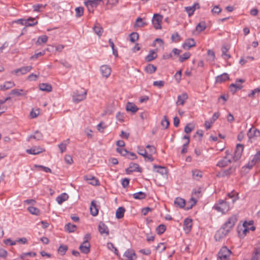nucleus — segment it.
I'll use <instances>...</instances> for the list:
<instances>
[{
    "label": "nucleus",
    "mask_w": 260,
    "mask_h": 260,
    "mask_svg": "<svg viewBox=\"0 0 260 260\" xmlns=\"http://www.w3.org/2000/svg\"><path fill=\"white\" fill-rule=\"evenodd\" d=\"M174 203L180 208H182L185 205V201L181 198L178 197L175 199Z\"/></svg>",
    "instance_id": "4c0bfd02"
},
{
    "label": "nucleus",
    "mask_w": 260,
    "mask_h": 260,
    "mask_svg": "<svg viewBox=\"0 0 260 260\" xmlns=\"http://www.w3.org/2000/svg\"><path fill=\"white\" fill-rule=\"evenodd\" d=\"M123 257L124 260H134L133 257L135 259L136 258V255L135 251L133 249H127L124 253Z\"/></svg>",
    "instance_id": "6ab92c4d"
},
{
    "label": "nucleus",
    "mask_w": 260,
    "mask_h": 260,
    "mask_svg": "<svg viewBox=\"0 0 260 260\" xmlns=\"http://www.w3.org/2000/svg\"><path fill=\"white\" fill-rule=\"evenodd\" d=\"M39 86V89L42 91L50 92L52 89L51 85L48 83H41Z\"/></svg>",
    "instance_id": "7c9ffc66"
},
{
    "label": "nucleus",
    "mask_w": 260,
    "mask_h": 260,
    "mask_svg": "<svg viewBox=\"0 0 260 260\" xmlns=\"http://www.w3.org/2000/svg\"><path fill=\"white\" fill-rule=\"evenodd\" d=\"M247 136L249 139H254L260 136V132L255 127H251L247 133Z\"/></svg>",
    "instance_id": "f3484780"
},
{
    "label": "nucleus",
    "mask_w": 260,
    "mask_h": 260,
    "mask_svg": "<svg viewBox=\"0 0 260 260\" xmlns=\"http://www.w3.org/2000/svg\"><path fill=\"white\" fill-rule=\"evenodd\" d=\"M190 55V53L188 52L184 53L182 55L179 56V61L180 62H183L184 60L188 59Z\"/></svg>",
    "instance_id": "5fc2aeb1"
},
{
    "label": "nucleus",
    "mask_w": 260,
    "mask_h": 260,
    "mask_svg": "<svg viewBox=\"0 0 260 260\" xmlns=\"http://www.w3.org/2000/svg\"><path fill=\"white\" fill-rule=\"evenodd\" d=\"M102 0H89L84 2L89 12H93L94 9L97 7Z\"/></svg>",
    "instance_id": "6e6552de"
},
{
    "label": "nucleus",
    "mask_w": 260,
    "mask_h": 260,
    "mask_svg": "<svg viewBox=\"0 0 260 260\" xmlns=\"http://www.w3.org/2000/svg\"><path fill=\"white\" fill-rule=\"evenodd\" d=\"M206 28V23L204 21L200 22L196 26L197 31L201 32Z\"/></svg>",
    "instance_id": "09e8293b"
},
{
    "label": "nucleus",
    "mask_w": 260,
    "mask_h": 260,
    "mask_svg": "<svg viewBox=\"0 0 260 260\" xmlns=\"http://www.w3.org/2000/svg\"><path fill=\"white\" fill-rule=\"evenodd\" d=\"M68 248V247L67 245H61L58 248V252L60 254V255H63L65 254Z\"/></svg>",
    "instance_id": "864d4df0"
},
{
    "label": "nucleus",
    "mask_w": 260,
    "mask_h": 260,
    "mask_svg": "<svg viewBox=\"0 0 260 260\" xmlns=\"http://www.w3.org/2000/svg\"><path fill=\"white\" fill-rule=\"evenodd\" d=\"M252 160H253V162H255V164L260 162V151L257 152Z\"/></svg>",
    "instance_id": "774afa93"
},
{
    "label": "nucleus",
    "mask_w": 260,
    "mask_h": 260,
    "mask_svg": "<svg viewBox=\"0 0 260 260\" xmlns=\"http://www.w3.org/2000/svg\"><path fill=\"white\" fill-rule=\"evenodd\" d=\"M90 213L93 216H96L99 213V209L95 203V201H92L91 202V205L90 207Z\"/></svg>",
    "instance_id": "5701e85b"
},
{
    "label": "nucleus",
    "mask_w": 260,
    "mask_h": 260,
    "mask_svg": "<svg viewBox=\"0 0 260 260\" xmlns=\"http://www.w3.org/2000/svg\"><path fill=\"white\" fill-rule=\"evenodd\" d=\"M192 227V219L185 218L183 222V229L186 232H189Z\"/></svg>",
    "instance_id": "412c9836"
},
{
    "label": "nucleus",
    "mask_w": 260,
    "mask_h": 260,
    "mask_svg": "<svg viewBox=\"0 0 260 260\" xmlns=\"http://www.w3.org/2000/svg\"><path fill=\"white\" fill-rule=\"evenodd\" d=\"M147 24V22L143 21L142 19L141 18L138 17L136 19L135 26L143 27L146 26Z\"/></svg>",
    "instance_id": "a18cd8bd"
},
{
    "label": "nucleus",
    "mask_w": 260,
    "mask_h": 260,
    "mask_svg": "<svg viewBox=\"0 0 260 260\" xmlns=\"http://www.w3.org/2000/svg\"><path fill=\"white\" fill-rule=\"evenodd\" d=\"M46 5H43L42 4H36L32 6L34 11L35 12H41L42 9H44Z\"/></svg>",
    "instance_id": "6e6d98bb"
},
{
    "label": "nucleus",
    "mask_w": 260,
    "mask_h": 260,
    "mask_svg": "<svg viewBox=\"0 0 260 260\" xmlns=\"http://www.w3.org/2000/svg\"><path fill=\"white\" fill-rule=\"evenodd\" d=\"M138 109L139 108L133 103H127L126 106V110L132 113L136 112Z\"/></svg>",
    "instance_id": "2f4dec72"
},
{
    "label": "nucleus",
    "mask_w": 260,
    "mask_h": 260,
    "mask_svg": "<svg viewBox=\"0 0 260 260\" xmlns=\"http://www.w3.org/2000/svg\"><path fill=\"white\" fill-rule=\"evenodd\" d=\"M48 37L46 35H42L38 37L36 42L37 45H40L41 43H45L48 41Z\"/></svg>",
    "instance_id": "de8ad7c7"
},
{
    "label": "nucleus",
    "mask_w": 260,
    "mask_h": 260,
    "mask_svg": "<svg viewBox=\"0 0 260 260\" xmlns=\"http://www.w3.org/2000/svg\"><path fill=\"white\" fill-rule=\"evenodd\" d=\"M226 200H219L218 202L214 205L213 209L222 214L227 212L230 210V207Z\"/></svg>",
    "instance_id": "f257e3e1"
},
{
    "label": "nucleus",
    "mask_w": 260,
    "mask_h": 260,
    "mask_svg": "<svg viewBox=\"0 0 260 260\" xmlns=\"http://www.w3.org/2000/svg\"><path fill=\"white\" fill-rule=\"evenodd\" d=\"M45 151V149L40 146H34L29 149H27L26 152L30 154L37 155Z\"/></svg>",
    "instance_id": "2eb2a0df"
},
{
    "label": "nucleus",
    "mask_w": 260,
    "mask_h": 260,
    "mask_svg": "<svg viewBox=\"0 0 260 260\" xmlns=\"http://www.w3.org/2000/svg\"><path fill=\"white\" fill-rule=\"evenodd\" d=\"M156 70V67L152 64H148L145 69L146 72L149 74H152Z\"/></svg>",
    "instance_id": "37998d69"
},
{
    "label": "nucleus",
    "mask_w": 260,
    "mask_h": 260,
    "mask_svg": "<svg viewBox=\"0 0 260 260\" xmlns=\"http://www.w3.org/2000/svg\"><path fill=\"white\" fill-rule=\"evenodd\" d=\"M226 156L223 158L221 160H219L216 166L220 167L223 168L227 166L231 162V160L229 158V153L228 151H226Z\"/></svg>",
    "instance_id": "ddd939ff"
},
{
    "label": "nucleus",
    "mask_w": 260,
    "mask_h": 260,
    "mask_svg": "<svg viewBox=\"0 0 260 260\" xmlns=\"http://www.w3.org/2000/svg\"><path fill=\"white\" fill-rule=\"evenodd\" d=\"M166 230V226L164 224H160L156 228V232L158 235H161Z\"/></svg>",
    "instance_id": "3c124183"
},
{
    "label": "nucleus",
    "mask_w": 260,
    "mask_h": 260,
    "mask_svg": "<svg viewBox=\"0 0 260 260\" xmlns=\"http://www.w3.org/2000/svg\"><path fill=\"white\" fill-rule=\"evenodd\" d=\"M232 252L226 246H222L217 254L218 260H229Z\"/></svg>",
    "instance_id": "f03ea898"
},
{
    "label": "nucleus",
    "mask_w": 260,
    "mask_h": 260,
    "mask_svg": "<svg viewBox=\"0 0 260 260\" xmlns=\"http://www.w3.org/2000/svg\"><path fill=\"white\" fill-rule=\"evenodd\" d=\"M171 40L173 42H178L181 40V37L179 34L176 32L172 35Z\"/></svg>",
    "instance_id": "bf43d9fd"
},
{
    "label": "nucleus",
    "mask_w": 260,
    "mask_h": 260,
    "mask_svg": "<svg viewBox=\"0 0 260 260\" xmlns=\"http://www.w3.org/2000/svg\"><path fill=\"white\" fill-rule=\"evenodd\" d=\"M69 196L66 193H62L58 196L56 201L59 204H61L63 202L66 201L68 199Z\"/></svg>",
    "instance_id": "473e14b6"
},
{
    "label": "nucleus",
    "mask_w": 260,
    "mask_h": 260,
    "mask_svg": "<svg viewBox=\"0 0 260 260\" xmlns=\"http://www.w3.org/2000/svg\"><path fill=\"white\" fill-rule=\"evenodd\" d=\"M164 245V243H159L155 247V249L160 250L159 252L160 253L164 251L166 249V247Z\"/></svg>",
    "instance_id": "338daca9"
},
{
    "label": "nucleus",
    "mask_w": 260,
    "mask_h": 260,
    "mask_svg": "<svg viewBox=\"0 0 260 260\" xmlns=\"http://www.w3.org/2000/svg\"><path fill=\"white\" fill-rule=\"evenodd\" d=\"M34 167L40 168L43 171L46 173H51V170L49 168L43 166L42 165H35Z\"/></svg>",
    "instance_id": "69168bd1"
},
{
    "label": "nucleus",
    "mask_w": 260,
    "mask_h": 260,
    "mask_svg": "<svg viewBox=\"0 0 260 260\" xmlns=\"http://www.w3.org/2000/svg\"><path fill=\"white\" fill-rule=\"evenodd\" d=\"M229 79V76L227 73H223L216 77L215 82L217 83H221Z\"/></svg>",
    "instance_id": "393cba45"
},
{
    "label": "nucleus",
    "mask_w": 260,
    "mask_h": 260,
    "mask_svg": "<svg viewBox=\"0 0 260 260\" xmlns=\"http://www.w3.org/2000/svg\"><path fill=\"white\" fill-rule=\"evenodd\" d=\"M157 55L153 50L149 51L148 54L145 57V60L147 62H150L155 59Z\"/></svg>",
    "instance_id": "bb28decb"
},
{
    "label": "nucleus",
    "mask_w": 260,
    "mask_h": 260,
    "mask_svg": "<svg viewBox=\"0 0 260 260\" xmlns=\"http://www.w3.org/2000/svg\"><path fill=\"white\" fill-rule=\"evenodd\" d=\"M93 31L99 36L101 37L103 32V28L100 23H96L93 27Z\"/></svg>",
    "instance_id": "cd10ccee"
},
{
    "label": "nucleus",
    "mask_w": 260,
    "mask_h": 260,
    "mask_svg": "<svg viewBox=\"0 0 260 260\" xmlns=\"http://www.w3.org/2000/svg\"><path fill=\"white\" fill-rule=\"evenodd\" d=\"M15 86L13 82L7 81L4 84L1 85V89L2 90H6L12 88Z\"/></svg>",
    "instance_id": "72a5a7b5"
},
{
    "label": "nucleus",
    "mask_w": 260,
    "mask_h": 260,
    "mask_svg": "<svg viewBox=\"0 0 260 260\" xmlns=\"http://www.w3.org/2000/svg\"><path fill=\"white\" fill-rule=\"evenodd\" d=\"M196 42L193 39H189L185 41L184 43L182 45V47L184 49H189L191 47L196 46Z\"/></svg>",
    "instance_id": "b1692460"
},
{
    "label": "nucleus",
    "mask_w": 260,
    "mask_h": 260,
    "mask_svg": "<svg viewBox=\"0 0 260 260\" xmlns=\"http://www.w3.org/2000/svg\"><path fill=\"white\" fill-rule=\"evenodd\" d=\"M27 210L33 215H39L40 214V210L33 206L28 207Z\"/></svg>",
    "instance_id": "49530a36"
},
{
    "label": "nucleus",
    "mask_w": 260,
    "mask_h": 260,
    "mask_svg": "<svg viewBox=\"0 0 260 260\" xmlns=\"http://www.w3.org/2000/svg\"><path fill=\"white\" fill-rule=\"evenodd\" d=\"M237 220V216L236 215H233L228 218V220L222 225V226L225 229L228 230V231L230 232L234 226Z\"/></svg>",
    "instance_id": "7ed1b4c3"
},
{
    "label": "nucleus",
    "mask_w": 260,
    "mask_h": 260,
    "mask_svg": "<svg viewBox=\"0 0 260 260\" xmlns=\"http://www.w3.org/2000/svg\"><path fill=\"white\" fill-rule=\"evenodd\" d=\"M116 151L119 152L121 155L126 156L128 154V151L122 148H117Z\"/></svg>",
    "instance_id": "0e129e2a"
},
{
    "label": "nucleus",
    "mask_w": 260,
    "mask_h": 260,
    "mask_svg": "<svg viewBox=\"0 0 260 260\" xmlns=\"http://www.w3.org/2000/svg\"><path fill=\"white\" fill-rule=\"evenodd\" d=\"M197 203V199L195 197H191L190 199L188 204L186 206V210H188L192 208Z\"/></svg>",
    "instance_id": "58836bf2"
},
{
    "label": "nucleus",
    "mask_w": 260,
    "mask_h": 260,
    "mask_svg": "<svg viewBox=\"0 0 260 260\" xmlns=\"http://www.w3.org/2000/svg\"><path fill=\"white\" fill-rule=\"evenodd\" d=\"M200 8V4L198 3H194L192 6L185 7V11L187 13L189 16L193 15L194 12L196 9H199Z\"/></svg>",
    "instance_id": "a211bd4d"
},
{
    "label": "nucleus",
    "mask_w": 260,
    "mask_h": 260,
    "mask_svg": "<svg viewBox=\"0 0 260 260\" xmlns=\"http://www.w3.org/2000/svg\"><path fill=\"white\" fill-rule=\"evenodd\" d=\"M162 16L158 14H154L152 18V24L156 29L161 28V22Z\"/></svg>",
    "instance_id": "0eeeda50"
},
{
    "label": "nucleus",
    "mask_w": 260,
    "mask_h": 260,
    "mask_svg": "<svg viewBox=\"0 0 260 260\" xmlns=\"http://www.w3.org/2000/svg\"><path fill=\"white\" fill-rule=\"evenodd\" d=\"M32 69V66H26L23 67L19 69H17L12 72V74L18 75L20 73L21 75H25L26 73L29 72Z\"/></svg>",
    "instance_id": "f8f14e48"
},
{
    "label": "nucleus",
    "mask_w": 260,
    "mask_h": 260,
    "mask_svg": "<svg viewBox=\"0 0 260 260\" xmlns=\"http://www.w3.org/2000/svg\"><path fill=\"white\" fill-rule=\"evenodd\" d=\"M244 148V145L238 144L236 146V150L233 156V160L236 161L238 160L241 157Z\"/></svg>",
    "instance_id": "9d476101"
},
{
    "label": "nucleus",
    "mask_w": 260,
    "mask_h": 260,
    "mask_svg": "<svg viewBox=\"0 0 260 260\" xmlns=\"http://www.w3.org/2000/svg\"><path fill=\"white\" fill-rule=\"evenodd\" d=\"M192 175L194 179L198 180L202 177L203 174L202 171L196 169L192 171Z\"/></svg>",
    "instance_id": "a19ab883"
},
{
    "label": "nucleus",
    "mask_w": 260,
    "mask_h": 260,
    "mask_svg": "<svg viewBox=\"0 0 260 260\" xmlns=\"http://www.w3.org/2000/svg\"><path fill=\"white\" fill-rule=\"evenodd\" d=\"M35 18L29 17L27 19H19L15 21V22L22 25H25L26 27L32 26L38 23V21H36L35 22L29 23V21H34Z\"/></svg>",
    "instance_id": "39448f33"
},
{
    "label": "nucleus",
    "mask_w": 260,
    "mask_h": 260,
    "mask_svg": "<svg viewBox=\"0 0 260 260\" xmlns=\"http://www.w3.org/2000/svg\"><path fill=\"white\" fill-rule=\"evenodd\" d=\"M259 92H260V86L254 89L253 90H251L250 93H248V96L249 98H253L254 97V95L256 93H259Z\"/></svg>",
    "instance_id": "052dcab7"
},
{
    "label": "nucleus",
    "mask_w": 260,
    "mask_h": 260,
    "mask_svg": "<svg viewBox=\"0 0 260 260\" xmlns=\"http://www.w3.org/2000/svg\"><path fill=\"white\" fill-rule=\"evenodd\" d=\"M10 94H16L17 95H25L27 94V91L23 92V89H14L11 91Z\"/></svg>",
    "instance_id": "8fccbe9b"
},
{
    "label": "nucleus",
    "mask_w": 260,
    "mask_h": 260,
    "mask_svg": "<svg viewBox=\"0 0 260 260\" xmlns=\"http://www.w3.org/2000/svg\"><path fill=\"white\" fill-rule=\"evenodd\" d=\"M133 172H141L142 169L138 164L131 162L129 165V168L125 169V172L127 174H130Z\"/></svg>",
    "instance_id": "9b49d317"
},
{
    "label": "nucleus",
    "mask_w": 260,
    "mask_h": 260,
    "mask_svg": "<svg viewBox=\"0 0 260 260\" xmlns=\"http://www.w3.org/2000/svg\"><path fill=\"white\" fill-rule=\"evenodd\" d=\"M86 94L87 92L85 90L81 92H79V91H76L74 93L73 96V101L77 103L84 100L86 98Z\"/></svg>",
    "instance_id": "423d86ee"
},
{
    "label": "nucleus",
    "mask_w": 260,
    "mask_h": 260,
    "mask_svg": "<svg viewBox=\"0 0 260 260\" xmlns=\"http://www.w3.org/2000/svg\"><path fill=\"white\" fill-rule=\"evenodd\" d=\"M161 126L165 129H167L168 127L170 124V122L166 116H164V118L161 122Z\"/></svg>",
    "instance_id": "4d7b16f0"
},
{
    "label": "nucleus",
    "mask_w": 260,
    "mask_h": 260,
    "mask_svg": "<svg viewBox=\"0 0 260 260\" xmlns=\"http://www.w3.org/2000/svg\"><path fill=\"white\" fill-rule=\"evenodd\" d=\"M194 129V126L191 123L187 124L184 127V132L188 134Z\"/></svg>",
    "instance_id": "e2e57ef3"
},
{
    "label": "nucleus",
    "mask_w": 260,
    "mask_h": 260,
    "mask_svg": "<svg viewBox=\"0 0 260 260\" xmlns=\"http://www.w3.org/2000/svg\"><path fill=\"white\" fill-rule=\"evenodd\" d=\"M260 257V246L254 248L250 260H258Z\"/></svg>",
    "instance_id": "c85d7f7f"
},
{
    "label": "nucleus",
    "mask_w": 260,
    "mask_h": 260,
    "mask_svg": "<svg viewBox=\"0 0 260 260\" xmlns=\"http://www.w3.org/2000/svg\"><path fill=\"white\" fill-rule=\"evenodd\" d=\"M125 211V210L124 207H118L116 212V217L117 219L122 218L124 216Z\"/></svg>",
    "instance_id": "e433bc0d"
},
{
    "label": "nucleus",
    "mask_w": 260,
    "mask_h": 260,
    "mask_svg": "<svg viewBox=\"0 0 260 260\" xmlns=\"http://www.w3.org/2000/svg\"><path fill=\"white\" fill-rule=\"evenodd\" d=\"M229 233L228 230L225 229L223 227H221L218 230L215 235V239L216 241H219L224 238Z\"/></svg>",
    "instance_id": "1a4fd4ad"
},
{
    "label": "nucleus",
    "mask_w": 260,
    "mask_h": 260,
    "mask_svg": "<svg viewBox=\"0 0 260 260\" xmlns=\"http://www.w3.org/2000/svg\"><path fill=\"white\" fill-rule=\"evenodd\" d=\"M187 99L188 95L186 93H183L181 95H179L176 102L177 105H183Z\"/></svg>",
    "instance_id": "4be33fe9"
},
{
    "label": "nucleus",
    "mask_w": 260,
    "mask_h": 260,
    "mask_svg": "<svg viewBox=\"0 0 260 260\" xmlns=\"http://www.w3.org/2000/svg\"><path fill=\"white\" fill-rule=\"evenodd\" d=\"M86 180L88 181V183L92 185H99V180L93 176H89V177H85Z\"/></svg>",
    "instance_id": "c9c22d12"
},
{
    "label": "nucleus",
    "mask_w": 260,
    "mask_h": 260,
    "mask_svg": "<svg viewBox=\"0 0 260 260\" xmlns=\"http://www.w3.org/2000/svg\"><path fill=\"white\" fill-rule=\"evenodd\" d=\"M229 48L225 45L222 46L221 48V51H222V54L221 56L222 57L225 59L228 60V59L230 58L231 57V56L229 54H227V52L228 51Z\"/></svg>",
    "instance_id": "c756f323"
},
{
    "label": "nucleus",
    "mask_w": 260,
    "mask_h": 260,
    "mask_svg": "<svg viewBox=\"0 0 260 260\" xmlns=\"http://www.w3.org/2000/svg\"><path fill=\"white\" fill-rule=\"evenodd\" d=\"M153 168L157 169V170L156 171V172L162 175H167V174H168V169L165 167H162V166H158L156 165H154Z\"/></svg>",
    "instance_id": "a878e982"
},
{
    "label": "nucleus",
    "mask_w": 260,
    "mask_h": 260,
    "mask_svg": "<svg viewBox=\"0 0 260 260\" xmlns=\"http://www.w3.org/2000/svg\"><path fill=\"white\" fill-rule=\"evenodd\" d=\"M42 138H43V135L42 134V133L38 131H36L35 132V134L34 135H30L28 136V141H30V140L32 138H33L37 141H39V140H41L42 139Z\"/></svg>",
    "instance_id": "f704fd0d"
},
{
    "label": "nucleus",
    "mask_w": 260,
    "mask_h": 260,
    "mask_svg": "<svg viewBox=\"0 0 260 260\" xmlns=\"http://www.w3.org/2000/svg\"><path fill=\"white\" fill-rule=\"evenodd\" d=\"M76 17L77 18L81 17L84 13V8L82 7H77L75 9Z\"/></svg>",
    "instance_id": "603ef678"
},
{
    "label": "nucleus",
    "mask_w": 260,
    "mask_h": 260,
    "mask_svg": "<svg viewBox=\"0 0 260 260\" xmlns=\"http://www.w3.org/2000/svg\"><path fill=\"white\" fill-rule=\"evenodd\" d=\"M45 52H46V51L44 50H43L42 51L39 52L38 53H36L34 55H32L30 57V59L31 60L36 59L39 57L43 56L45 54Z\"/></svg>",
    "instance_id": "680f3d73"
},
{
    "label": "nucleus",
    "mask_w": 260,
    "mask_h": 260,
    "mask_svg": "<svg viewBox=\"0 0 260 260\" xmlns=\"http://www.w3.org/2000/svg\"><path fill=\"white\" fill-rule=\"evenodd\" d=\"M77 229L76 225L69 223L65 225V230L69 233L74 232Z\"/></svg>",
    "instance_id": "c03bdc74"
},
{
    "label": "nucleus",
    "mask_w": 260,
    "mask_h": 260,
    "mask_svg": "<svg viewBox=\"0 0 260 260\" xmlns=\"http://www.w3.org/2000/svg\"><path fill=\"white\" fill-rule=\"evenodd\" d=\"M253 221L251 220L249 222L245 221L244 222L243 224V226L244 228V229L243 230V236H245L246 234L249 232V229H248V226L249 225H252L253 224Z\"/></svg>",
    "instance_id": "ea45409f"
},
{
    "label": "nucleus",
    "mask_w": 260,
    "mask_h": 260,
    "mask_svg": "<svg viewBox=\"0 0 260 260\" xmlns=\"http://www.w3.org/2000/svg\"><path fill=\"white\" fill-rule=\"evenodd\" d=\"M81 252L84 254H87L90 250V244L89 241H83L79 246Z\"/></svg>",
    "instance_id": "4468645a"
},
{
    "label": "nucleus",
    "mask_w": 260,
    "mask_h": 260,
    "mask_svg": "<svg viewBox=\"0 0 260 260\" xmlns=\"http://www.w3.org/2000/svg\"><path fill=\"white\" fill-rule=\"evenodd\" d=\"M98 230L101 235L106 234L108 235L109 234V231L108 226L103 222H101L98 226Z\"/></svg>",
    "instance_id": "aec40b11"
},
{
    "label": "nucleus",
    "mask_w": 260,
    "mask_h": 260,
    "mask_svg": "<svg viewBox=\"0 0 260 260\" xmlns=\"http://www.w3.org/2000/svg\"><path fill=\"white\" fill-rule=\"evenodd\" d=\"M101 73L103 77L107 78L111 73V69L108 65H102L100 68Z\"/></svg>",
    "instance_id": "dca6fc26"
},
{
    "label": "nucleus",
    "mask_w": 260,
    "mask_h": 260,
    "mask_svg": "<svg viewBox=\"0 0 260 260\" xmlns=\"http://www.w3.org/2000/svg\"><path fill=\"white\" fill-rule=\"evenodd\" d=\"M133 197L136 200H142L146 198V194L143 191H139L133 194Z\"/></svg>",
    "instance_id": "79ce46f5"
},
{
    "label": "nucleus",
    "mask_w": 260,
    "mask_h": 260,
    "mask_svg": "<svg viewBox=\"0 0 260 260\" xmlns=\"http://www.w3.org/2000/svg\"><path fill=\"white\" fill-rule=\"evenodd\" d=\"M245 82L244 79H240L236 81L235 83H232L230 85V91L235 93L238 90H240L243 88V86L241 84Z\"/></svg>",
    "instance_id": "20e7f679"
},
{
    "label": "nucleus",
    "mask_w": 260,
    "mask_h": 260,
    "mask_svg": "<svg viewBox=\"0 0 260 260\" xmlns=\"http://www.w3.org/2000/svg\"><path fill=\"white\" fill-rule=\"evenodd\" d=\"M138 38H139V35L137 32H134L131 33L129 35L130 41L133 43H134L137 40H138Z\"/></svg>",
    "instance_id": "13d9d810"
}]
</instances>
